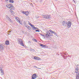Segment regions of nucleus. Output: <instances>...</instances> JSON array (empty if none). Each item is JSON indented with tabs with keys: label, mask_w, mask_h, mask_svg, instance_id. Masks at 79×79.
Listing matches in <instances>:
<instances>
[{
	"label": "nucleus",
	"mask_w": 79,
	"mask_h": 79,
	"mask_svg": "<svg viewBox=\"0 0 79 79\" xmlns=\"http://www.w3.org/2000/svg\"><path fill=\"white\" fill-rule=\"evenodd\" d=\"M75 73H76V79H79V69L77 68L75 70Z\"/></svg>",
	"instance_id": "1"
},
{
	"label": "nucleus",
	"mask_w": 79,
	"mask_h": 79,
	"mask_svg": "<svg viewBox=\"0 0 79 79\" xmlns=\"http://www.w3.org/2000/svg\"><path fill=\"white\" fill-rule=\"evenodd\" d=\"M7 7L8 8H10V10H14V7L11 4H8L6 5Z\"/></svg>",
	"instance_id": "2"
},
{
	"label": "nucleus",
	"mask_w": 79,
	"mask_h": 79,
	"mask_svg": "<svg viewBox=\"0 0 79 79\" xmlns=\"http://www.w3.org/2000/svg\"><path fill=\"white\" fill-rule=\"evenodd\" d=\"M50 36H53V34L52 33H50V32H48L47 34L46 35V37H50Z\"/></svg>",
	"instance_id": "3"
},
{
	"label": "nucleus",
	"mask_w": 79,
	"mask_h": 79,
	"mask_svg": "<svg viewBox=\"0 0 79 79\" xmlns=\"http://www.w3.org/2000/svg\"><path fill=\"white\" fill-rule=\"evenodd\" d=\"M43 16H44L45 19H50V15H43Z\"/></svg>",
	"instance_id": "4"
},
{
	"label": "nucleus",
	"mask_w": 79,
	"mask_h": 79,
	"mask_svg": "<svg viewBox=\"0 0 79 79\" xmlns=\"http://www.w3.org/2000/svg\"><path fill=\"white\" fill-rule=\"evenodd\" d=\"M67 27L69 28V27H71V23L69 21L67 23Z\"/></svg>",
	"instance_id": "5"
},
{
	"label": "nucleus",
	"mask_w": 79,
	"mask_h": 79,
	"mask_svg": "<svg viewBox=\"0 0 79 79\" xmlns=\"http://www.w3.org/2000/svg\"><path fill=\"white\" fill-rule=\"evenodd\" d=\"M19 42H20V44H21V45H22V46L24 47V44H23V41H22V40H21V39H20L19 40Z\"/></svg>",
	"instance_id": "6"
},
{
	"label": "nucleus",
	"mask_w": 79,
	"mask_h": 79,
	"mask_svg": "<svg viewBox=\"0 0 79 79\" xmlns=\"http://www.w3.org/2000/svg\"><path fill=\"white\" fill-rule=\"evenodd\" d=\"M37 77V76L35 74H33L32 77V79H35Z\"/></svg>",
	"instance_id": "7"
},
{
	"label": "nucleus",
	"mask_w": 79,
	"mask_h": 79,
	"mask_svg": "<svg viewBox=\"0 0 79 79\" xmlns=\"http://www.w3.org/2000/svg\"><path fill=\"white\" fill-rule=\"evenodd\" d=\"M67 24V22L66 21H64L62 22V25L64 26H66Z\"/></svg>",
	"instance_id": "8"
},
{
	"label": "nucleus",
	"mask_w": 79,
	"mask_h": 79,
	"mask_svg": "<svg viewBox=\"0 0 79 79\" xmlns=\"http://www.w3.org/2000/svg\"><path fill=\"white\" fill-rule=\"evenodd\" d=\"M34 59H35V60H41L40 58L36 57H34Z\"/></svg>",
	"instance_id": "9"
},
{
	"label": "nucleus",
	"mask_w": 79,
	"mask_h": 79,
	"mask_svg": "<svg viewBox=\"0 0 79 79\" xmlns=\"http://www.w3.org/2000/svg\"><path fill=\"white\" fill-rule=\"evenodd\" d=\"M23 13L25 14V15H26V16H27V15H29V12L28 11L23 12Z\"/></svg>",
	"instance_id": "10"
},
{
	"label": "nucleus",
	"mask_w": 79,
	"mask_h": 79,
	"mask_svg": "<svg viewBox=\"0 0 79 79\" xmlns=\"http://www.w3.org/2000/svg\"><path fill=\"white\" fill-rule=\"evenodd\" d=\"M1 48H0L1 50H3V45H2V44L0 45Z\"/></svg>",
	"instance_id": "11"
},
{
	"label": "nucleus",
	"mask_w": 79,
	"mask_h": 79,
	"mask_svg": "<svg viewBox=\"0 0 79 79\" xmlns=\"http://www.w3.org/2000/svg\"><path fill=\"white\" fill-rule=\"evenodd\" d=\"M40 45L41 47H46V46L45 45H44V44H40Z\"/></svg>",
	"instance_id": "12"
},
{
	"label": "nucleus",
	"mask_w": 79,
	"mask_h": 79,
	"mask_svg": "<svg viewBox=\"0 0 79 79\" xmlns=\"http://www.w3.org/2000/svg\"><path fill=\"white\" fill-rule=\"evenodd\" d=\"M5 44L6 45H10V43L9 41H6L5 42Z\"/></svg>",
	"instance_id": "13"
},
{
	"label": "nucleus",
	"mask_w": 79,
	"mask_h": 79,
	"mask_svg": "<svg viewBox=\"0 0 79 79\" xmlns=\"http://www.w3.org/2000/svg\"><path fill=\"white\" fill-rule=\"evenodd\" d=\"M49 31L50 32L52 33V34H55V32L54 31H53L52 30H49Z\"/></svg>",
	"instance_id": "14"
},
{
	"label": "nucleus",
	"mask_w": 79,
	"mask_h": 79,
	"mask_svg": "<svg viewBox=\"0 0 79 79\" xmlns=\"http://www.w3.org/2000/svg\"><path fill=\"white\" fill-rule=\"evenodd\" d=\"M1 75H3L4 74V71H3V70L2 69H1Z\"/></svg>",
	"instance_id": "15"
},
{
	"label": "nucleus",
	"mask_w": 79,
	"mask_h": 79,
	"mask_svg": "<svg viewBox=\"0 0 79 79\" xmlns=\"http://www.w3.org/2000/svg\"><path fill=\"white\" fill-rule=\"evenodd\" d=\"M31 27H32L34 29H37V28L35 27V26L34 25H32L31 26Z\"/></svg>",
	"instance_id": "16"
},
{
	"label": "nucleus",
	"mask_w": 79,
	"mask_h": 79,
	"mask_svg": "<svg viewBox=\"0 0 79 79\" xmlns=\"http://www.w3.org/2000/svg\"><path fill=\"white\" fill-rule=\"evenodd\" d=\"M27 27V29H28L29 30H31V27L29 26H27V27Z\"/></svg>",
	"instance_id": "17"
},
{
	"label": "nucleus",
	"mask_w": 79,
	"mask_h": 79,
	"mask_svg": "<svg viewBox=\"0 0 79 79\" xmlns=\"http://www.w3.org/2000/svg\"><path fill=\"white\" fill-rule=\"evenodd\" d=\"M9 2L13 3L14 2V1L13 0H9Z\"/></svg>",
	"instance_id": "18"
},
{
	"label": "nucleus",
	"mask_w": 79,
	"mask_h": 79,
	"mask_svg": "<svg viewBox=\"0 0 79 79\" xmlns=\"http://www.w3.org/2000/svg\"><path fill=\"white\" fill-rule=\"evenodd\" d=\"M32 40H33L34 42H37V41L35 39H33Z\"/></svg>",
	"instance_id": "19"
},
{
	"label": "nucleus",
	"mask_w": 79,
	"mask_h": 79,
	"mask_svg": "<svg viewBox=\"0 0 79 79\" xmlns=\"http://www.w3.org/2000/svg\"><path fill=\"white\" fill-rule=\"evenodd\" d=\"M28 24L29 25H30V26H31L32 25V24H31V23H30V22H29V21L28 22Z\"/></svg>",
	"instance_id": "20"
},
{
	"label": "nucleus",
	"mask_w": 79,
	"mask_h": 79,
	"mask_svg": "<svg viewBox=\"0 0 79 79\" xmlns=\"http://www.w3.org/2000/svg\"><path fill=\"white\" fill-rule=\"evenodd\" d=\"M11 12L12 13H14V12H13V10H11Z\"/></svg>",
	"instance_id": "21"
},
{
	"label": "nucleus",
	"mask_w": 79,
	"mask_h": 79,
	"mask_svg": "<svg viewBox=\"0 0 79 79\" xmlns=\"http://www.w3.org/2000/svg\"><path fill=\"white\" fill-rule=\"evenodd\" d=\"M35 32H40L38 30H36L35 31Z\"/></svg>",
	"instance_id": "22"
},
{
	"label": "nucleus",
	"mask_w": 79,
	"mask_h": 79,
	"mask_svg": "<svg viewBox=\"0 0 79 79\" xmlns=\"http://www.w3.org/2000/svg\"><path fill=\"white\" fill-rule=\"evenodd\" d=\"M6 2H7V1H8V0H5Z\"/></svg>",
	"instance_id": "23"
},
{
	"label": "nucleus",
	"mask_w": 79,
	"mask_h": 79,
	"mask_svg": "<svg viewBox=\"0 0 79 79\" xmlns=\"http://www.w3.org/2000/svg\"><path fill=\"white\" fill-rule=\"evenodd\" d=\"M16 20H17V21H18V19H16Z\"/></svg>",
	"instance_id": "24"
},
{
	"label": "nucleus",
	"mask_w": 79,
	"mask_h": 79,
	"mask_svg": "<svg viewBox=\"0 0 79 79\" xmlns=\"http://www.w3.org/2000/svg\"><path fill=\"white\" fill-rule=\"evenodd\" d=\"M35 68H37V66H35Z\"/></svg>",
	"instance_id": "25"
}]
</instances>
